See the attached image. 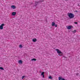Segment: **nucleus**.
I'll return each instance as SVG.
<instances>
[{"instance_id":"nucleus-1","label":"nucleus","mask_w":80,"mask_h":80,"mask_svg":"<svg viewBox=\"0 0 80 80\" xmlns=\"http://www.w3.org/2000/svg\"><path fill=\"white\" fill-rule=\"evenodd\" d=\"M68 15L70 18H74V14L72 13H68Z\"/></svg>"},{"instance_id":"nucleus-2","label":"nucleus","mask_w":80,"mask_h":80,"mask_svg":"<svg viewBox=\"0 0 80 80\" xmlns=\"http://www.w3.org/2000/svg\"><path fill=\"white\" fill-rule=\"evenodd\" d=\"M56 51L57 52V53H58V54H62V55H63V52H61L60 50H59L58 49H56Z\"/></svg>"},{"instance_id":"nucleus-3","label":"nucleus","mask_w":80,"mask_h":80,"mask_svg":"<svg viewBox=\"0 0 80 80\" xmlns=\"http://www.w3.org/2000/svg\"><path fill=\"white\" fill-rule=\"evenodd\" d=\"M5 25V24L4 23H2L1 24V26H0V29L1 30H2L3 29V26Z\"/></svg>"},{"instance_id":"nucleus-4","label":"nucleus","mask_w":80,"mask_h":80,"mask_svg":"<svg viewBox=\"0 0 80 80\" xmlns=\"http://www.w3.org/2000/svg\"><path fill=\"white\" fill-rule=\"evenodd\" d=\"M72 28H73V26H69L68 27L67 29H68V30H70Z\"/></svg>"},{"instance_id":"nucleus-5","label":"nucleus","mask_w":80,"mask_h":80,"mask_svg":"<svg viewBox=\"0 0 80 80\" xmlns=\"http://www.w3.org/2000/svg\"><path fill=\"white\" fill-rule=\"evenodd\" d=\"M59 80H67V79H65L63 78H62V77H59L58 78Z\"/></svg>"},{"instance_id":"nucleus-6","label":"nucleus","mask_w":80,"mask_h":80,"mask_svg":"<svg viewBox=\"0 0 80 80\" xmlns=\"http://www.w3.org/2000/svg\"><path fill=\"white\" fill-rule=\"evenodd\" d=\"M11 8H13V9H15V8H16V7L14 5H12L11 6Z\"/></svg>"},{"instance_id":"nucleus-7","label":"nucleus","mask_w":80,"mask_h":80,"mask_svg":"<svg viewBox=\"0 0 80 80\" xmlns=\"http://www.w3.org/2000/svg\"><path fill=\"white\" fill-rule=\"evenodd\" d=\"M41 75L42 76L43 78L44 77V76H45V72H42L41 73Z\"/></svg>"},{"instance_id":"nucleus-8","label":"nucleus","mask_w":80,"mask_h":80,"mask_svg":"<svg viewBox=\"0 0 80 80\" xmlns=\"http://www.w3.org/2000/svg\"><path fill=\"white\" fill-rule=\"evenodd\" d=\"M16 13H17V12H13L12 13V15H13V16H15L16 15Z\"/></svg>"},{"instance_id":"nucleus-9","label":"nucleus","mask_w":80,"mask_h":80,"mask_svg":"<svg viewBox=\"0 0 80 80\" xmlns=\"http://www.w3.org/2000/svg\"><path fill=\"white\" fill-rule=\"evenodd\" d=\"M37 41V40L36 38H34L32 39V42H36Z\"/></svg>"},{"instance_id":"nucleus-10","label":"nucleus","mask_w":80,"mask_h":80,"mask_svg":"<svg viewBox=\"0 0 80 80\" xmlns=\"http://www.w3.org/2000/svg\"><path fill=\"white\" fill-rule=\"evenodd\" d=\"M18 63H21L22 64L23 63V61L22 60H19L18 61Z\"/></svg>"},{"instance_id":"nucleus-11","label":"nucleus","mask_w":80,"mask_h":80,"mask_svg":"<svg viewBox=\"0 0 80 80\" xmlns=\"http://www.w3.org/2000/svg\"><path fill=\"white\" fill-rule=\"evenodd\" d=\"M55 24V22H52V26L53 27V26H54Z\"/></svg>"},{"instance_id":"nucleus-12","label":"nucleus","mask_w":80,"mask_h":80,"mask_svg":"<svg viewBox=\"0 0 80 80\" xmlns=\"http://www.w3.org/2000/svg\"><path fill=\"white\" fill-rule=\"evenodd\" d=\"M36 60H37V59H35V58H33V59H31V61H36Z\"/></svg>"},{"instance_id":"nucleus-13","label":"nucleus","mask_w":80,"mask_h":80,"mask_svg":"<svg viewBox=\"0 0 80 80\" xmlns=\"http://www.w3.org/2000/svg\"><path fill=\"white\" fill-rule=\"evenodd\" d=\"M48 78H49V79H52V78H52L51 76L50 75L49 77H48Z\"/></svg>"},{"instance_id":"nucleus-14","label":"nucleus","mask_w":80,"mask_h":80,"mask_svg":"<svg viewBox=\"0 0 80 80\" xmlns=\"http://www.w3.org/2000/svg\"><path fill=\"white\" fill-rule=\"evenodd\" d=\"M0 69L1 70H4V68H3L2 67H0Z\"/></svg>"},{"instance_id":"nucleus-15","label":"nucleus","mask_w":80,"mask_h":80,"mask_svg":"<svg viewBox=\"0 0 80 80\" xmlns=\"http://www.w3.org/2000/svg\"><path fill=\"white\" fill-rule=\"evenodd\" d=\"M19 47L20 48H22L23 47V46H22V44H20L19 45Z\"/></svg>"},{"instance_id":"nucleus-16","label":"nucleus","mask_w":80,"mask_h":80,"mask_svg":"<svg viewBox=\"0 0 80 80\" xmlns=\"http://www.w3.org/2000/svg\"><path fill=\"white\" fill-rule=\"evenodd\" d=\"M76 30H74L73 31H72V33H76Z\"/></svg>"},{"instance_id":"nucleus-17","label":"nucleus","mask_w":80,"mask_h":80,"mask_svg":"<svg viewBox=\"0 0 80 80\" xmlns=\"http://www.w3.org/2000/svg\"><path fill=\"white\" fill-rule=\"evenodd\" d=\"M26 77V76H22V79H23V78H24V77Z\"/></svg>"},{"instance_id":"nucleus-18","label":"nucleus","mask_w":80,"mask_h":80,"mask_svg":"<svg viewBox=\"0 0 80 80\" xmlns=\"http://www.w3.org/2000/svg\"><path fill=\"white\" fill-rule=\"evenodd\" d=\"M54 26L55 27H57V24H55L54 25Z\"/></svg>"},{"instance_id":"nucleus-19","label":"nucleus","mask_w":80,"mask_h":80,"mask_svg":"<svg viewBox=\"0 0 80 80\" xmlns=\"http://www.w3.org/2000/svg\"><path fill=\"white\" fill-rule=\"evenodd\" d=\"M78 75H79V74L78 73H76V75L77 76H78Z\"/></svg>"},{"instance_id":"nucleus-20","label":"nucleus","mask_w":80,"mask_h":80,"mask_svg":"<svg viewBox=\"0 0 80 80\" xmlns=\"http://www.w3.org/2000/svg\"><path fill=\"white\" fill-rule=\"evenodd\" d=\"M43 2V1L42 0H40V2Z\"/></svg>"},{"instance_id":"nucleus-21","label":"nucleus","mask_w":80,"mask_h":80,"mask_svg":"<svg viewBox=\"0 0 80 80\" xmlns=\"http://www.w3.org/2000/svg\"><path fill=\"white\" fill-rule=\"evenodd\" d=\"M74 23L75 24H78V23H77V22H74Z\"/></svg>"},{"instance_id":"nucleus-22","label":"nucleus","mask_w":80,"mask_h":80,"mask_svg":"<svg viewBox=\"0 0 80 80\" xmlns=\"http://www.w3.org/2000/svg\"><path fill=\"white\" fill-rule=\"evenodd\" d=\"M62 54H61V55L60 54H58V55H59V56H62Z\"/></svg>"},{"instance_id":"nucleus-23","label":"nucleus","mask_w":80,"mask_h":80,"mask_svg":"<svg viewBox=\"0 0 80 80\" xmlns=\"http://www.w3.org/2000/svg\"><path fill=\"white\" fill-rule=\"evenodd\" d=\"M35 6H37V4H35Z\"/></svg>"},{"instance_id":"nucleus-24","label":"nucleus","mask_w":80,"mask_h":80,"mask_svg":"<svg viewBox=\"0 0 80 80\" xmlns=\"http://www.w3.org/2000/svg\"><path fill=\"white\" fill-rule=\"evenodd\" d=\"M75 12H78V11H76Z\"/></svg>"},{"instance_id":"nucleus-25","label":"nucleus","mask_w":80,"mask_h":80,"mask_svg":"<svg viewBox=\"0 0 80 80\" xmlns=\"http://www.w3.org/2000/svg\"><path fill=\"white\" fill-rule=\"evenodd\" d=\"M78 6L79 7V6H80V5H79V4H78Z\"/></svg>"},{"instance_id":"nucleus-26","label":"nucleus","mask_w":80,"mask_h":80,"mask_svg":"<svg viewBox=\"0 0 80 80\" xmlns=\"http://www.w3.org/2000/svg\"><path fill=\"white\" fill-rule=\"evenodd\" d=\"M49 39H52V38H51V37H50V38H49Z\"/></svg>"}]
</instances>
